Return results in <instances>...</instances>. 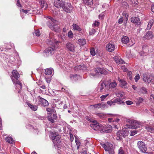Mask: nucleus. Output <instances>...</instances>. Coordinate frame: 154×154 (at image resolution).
Masks as SVG:
<instances>
[{
	"label": "nucleus",
	"instance_id": "nucleus-1",
	"mask_svg": "<svg viewBox=\"0 0 154 154\" xmlns=\"http://www.w3.org/2000/svg\"><path fill=\"white\" fill-rule=\"evenodd\" d=\"M48 44L51 45L52 47H49L45 50V52L46 54L47 55H48L50 54L52 55L54 53L55 49V41L53 39L50 41L48 40Z\"/></svg>",
	"mask_w": 154,
	"mask_h": 154
},
{
	"label": "nucleus",
	"instance_id": "nucleus-2",
	"mask_svg": "<svg viewBox=\"0 0 154 154\" xmlns=\"http://www.w3.org/2000/svg\"><path fill=\"white\" fill-rule=\"evenodd\" d=\"M48 18L50 20L47 23V25L51 30H56V29L57 27L58 22L51 17H48Z\"/></svg>",
	"mask_w": 154,
	"mask_h": 154
},
{
	"label": "nucleus",
	"instance_id": "nucleus-3",
	"mask_svg": "<svg viewBox=\"0 0 154 154\" xmlns=\"http://www.w3.org/2000/svg\"><path fill=\"white\" fill-rule=\"evenodd\" d=\"M102 146L104 148L106 151H107L109 154H114V151L113 145L110 143H107L105 144H101Z\"/></svg>",
	"mask_w": 154,
	"mask_h": 154
},
{
	"label": "nucleus",
	"instance_id": "nucleus-4",
	"mask_svg": "<svg viewBox=\"0 0 154 154\" xmlns=\"http://www.w3.org/2000/svg\"><path fill=\"white\" fill-rule=\"evenodd\" d=\"M143 81L149 83L154 81V77L149 73H145L143 74Z\"/></svg>",
	"mask_w": 154,
	"mask_h": 154
},
{
	"label": "nucleus",
	"instance_id": "nucleus-5",
	"mask_svg": "<svg viewBox=\"0 0 154 154\" xmlns=\"http://www.w3.org/2000/svg\"><path fill=\"white\" fill-rule=\"evenodd\" d=\"M137 146L140 150L143 152H145L147 149V148L144 142L140 141L137 143Z\"/></svg>",
	"mask_w": 154,
	"mask_h": 154
},
{
	"label": "nucleus",
	"instance_id": "nucleus-6",
	"mask_svg": "<svg viewBox=\"0 0 154 154\" xmlns=\"http://www.w3.org/2000/svg\"><path fill=\"white\" fill-rule=\"evenodd\" d=\"M100 91L102 92L103 90H109V87L108 85V82L102 81L100 83Z\"/></svg>",
	"mask_w": 154,
	"mask_h": 154
},
{
	"label": "nucleus",
	"instance_id": "nucleus-7",
	"mask_svg": "<svg viewBox=\"0 0 154 154\" xmlns=\"http://www.w3.org/2000/svg\"><path fill=\"white\" fill-rule=\"evenodd\" d=\"M91 127L94 130L97 131L100 129L101 128V125L94 121L90 125Z\"/></svg>",
	"mask_w": 154,
	"mask_h": 154
},
{
	"label": "nucleus",
	"instance_id": "nucleus-8",
	"mask_svg": "<svg viewBox=\"0 0 154 154\" xmlns=\"http://www.w3.org/2000/svg\"><path fill=\"white\" fill-rule=\"evenodd\" d=\"M91 106H93L96 109L101 108L102 109H104L107 107L106 104L103 102L94 105H92Z\"/></svg>",
	"mask_w": 154,
	"mask_h": 154
},
{
	"label": "nucleus",
	"instance_id": "nucleus-9",
	"mask_svg": "<svg viewBox=\"0 0 154 154\" xmlns=\"http://www.w3.org/2000/svg\"><path fill=\"white\" fill-rule=\"evenodd\" d=\"M66 6L64 8L63 10L66 12L70 13L73 10V8L71 4L69 3H67Z\"/></svg>",
	"mask_w": 154,
	"mask_h": 154
},
{
	"label": "nucleus",
	"instance_id": "nucleus-10",
	"mask_svg": "<svg viewBox=\"0 0 154 154\" xmlns=\"http://www.w3.org/2000/svg\"><path fill=\"white\" fill-rule=\"evenodd\" d=\"M153 37V35L152 32L151 31H148L143 37V38L144 40H148L152 39Z\"/></svg>",
	"mask_w": 154,
	"mask_h": 154
},
{
	"label": "nucleus",
	"instance_id": "nucleus-11",
	"mask_svg": "<svg viewBox=\"0 0 154 154\" xmlns=\"http://www.w3.org/2000/svg\"><path fill=\"white\" fill-rule=\"evenodd\" d=\"M66 49L71 51H75V45L72 43L69 42L66 45Z\"/></svg>",
	"mask_w": 154,
	"mask_h": 154
},
{
	"label": "nucleus",
	"instance_id": "nucleus-12",
	"mask_svg": "<svg viewBox=\"0 0 154 154\" xmlns=\"http://www.w3.org/2000/svg\"><path fill=\"white\" fill-rule=\"evenodd\" d=\"M39 104L43 106H47L48 105V102L45 99L40 97L38 100Z\"/></svg>",
	"mask_w": 154,
	"mask_h": 154
},
{
	"label": "nucleus",
	"instance_id": "nucleus-13",
	"mask_svg": "<svg viewBox=\"0 0 154 154\" xmlns=\"http://www.w3.org/2000/svg\"><path fill=\"white\" fill-rule=\"evenodd\" d=\"M12 75L11 76V79L12 78L14 80L18 79L20 77V74L17 70H13L12 71Z\"/></svg>",
	"mask_w": 154,
	"mask_h": 154
},
{
	"label": "nucleus",
	"instance_id": "nucleus-14",
	"mask_svg": "<svg viewBox=\"0 0 154 154\" xmlns=\"http://www.w3.org/2000/svg\"><path fill=\"white\" fill-rule=\"evenodd\" d=\"M131 22L137 25H140L141 22L139 18L136 17H132L131 19Z\"/></svg>",
	"mask_w": 154,
	"mask_h": 154
},
{
	"label": "nucleus",
	"instance_id": "nucleus-15",
	"mask_svg": "<svg viewBox=\"0 0 154 154\" xmlns=\"http://www.w3.org/2000/svg\"><path fill=\"white\" fill-rule=\"evenodd\" d=\"M95 71L97 73H100L101 74H107L108 73V72L106 70L100 67L96 68Z\"/></svg>",
	"mask_w": 154,
	"mask_h": 154
},
{
	"label": "nucleus",
	"instance_id": "nucleus-16",
	"mask_svg": "<svg viewBox=\"0 0 154 154\" xmlns=\"http://www.w3.org/2000/svg\"><path fill=\"white\" fill-rule=\"evenodd\" d=\"M106 49L109 52L113 51L115 49V46L111 43L108 44L106 45Z\"/></svg>",
	"mask_w": 154,
	"mask_h": 154
},
{
	"label": "nucleus",
	"instance_id": "nucleus-17",
	"mask_svg": "<svg viewBox=\"0 0 154 154\" xmlns=\"http://www.w3.org/2000/svg\"><path fill=\"white\" fill-rule=\"evenodd\" d=\"M109 82H108V85L109 87V90L110 89H112L115 88L117 86V83L115 80H113V81L111 82L110 84Z\"/></svg>",
	"mask_w": 154,
	"mask_h": 154
},
{
	"label": "nucleus",
	"instance_id": "nucleus-18",
	"mask_svg": "<svg viewBox=\"0 0 154 154\" xmlns=\"http://www.w3.org/2000/svg\"><path fill=\"white\" fill-rule=\"evenodd\" d=\"M138 92L140 94H146L147 90L144 87H140L138 90Z\"/></svg>",
	"mask_w": 154,
	"mask_h": 154
},
{
	"label": "nucleus",
	"instance_id": "nucleus-19",
	"mask_svg": "<svg viewBox=\"0 0 154 154\" xmlns=\"http://www.w3.org/2000/svg\"><path fill=\"white\" fill-rule=\"evenodd\" d=\"M118 80L120 83L122 88H126L127 83L126 81L123 79H120L119 78H118Z\"/></svg>",
	"mask_w": 154,
	"mask_h": 154
},
{
	"label": "nucleus",
	"instance_id": "nucleus-20",
	"mask_svg": "<svg viewBox=\"0 0 154 154\" xmlns=\"http://www.w3.org/2000/svg\"><path fill=\"white\" fill-rule=\"evenodd\" d=\"M41 7L44 9H45L47 8L48 5L44 0H40L39 2Z\"/></svg>",
	"mask_w": 154,
	"mask_h": 154
},
{
	"label": "nucleus",
	"instance_id": "nucleus-21",
	"mask_svg": "<svg viewBox=\"0 0 154 154\" xmlns=\"http://www.w3.org/2000/svg\"><path fill=\"white\" fill-rule=\"evenodd\" d=\"M114 59L116 63L118 64H123L124 63V62L121 59L118 58L117 57H115Z\"/></svg>",
	"mask_w": 154,
	"mask_h": 154
},
{
	"label": "nucleus",
	"instance_id": "nucleus-22",
	"mask_svg": "<svg viewBox=\"0 0 154 154\" xmlns=\"http://www.w3.org/2000/svg\"><path fill=\"white\" fill-rule=\"evenodd\" d=\"M54 71L52 68H47L45 69V73L46 75H49L52 74Z\"/></svg>",
	"mask_w": 154,
	"mask_h": 154
},
{
	"label": "nucleus",
	"instance_id": "nucleus-23",
	"mask_svg": "<svg viewBox=\"0 0 154 154\" xmlns=\"http://www.w3.org/2000/svg\"><path fill=\"white\" fill-rule=\"evenodd\" d=\"M54 145L57 146L58 144L60 142V137L58 134L55 139L53 141Z\"/></svg>",
	"mask_w": 154,
	"mask_h": 154
},
{
	"label": "nucleus",
	"instance_id": "nucleus-24",
	"mask_svg": "<svg viewBox=\"0 0 154 154\" xmlns=\"http://www.w3.org/2000/svg\"><path fill=\"white\" fill-rule=\"evenodd\" d=\"M70 77L72 80L76 81L79 78L80 76L79 75H78L76 74L74 75L71 74L70 75Z\"/></svg>",
	"mask_w": 154,
	"mask_h": 154
},
{
	"label": "nucleus",
	"instance_id": "nucleus-25",
	"mask_svg": "<svg viewBox=\"0 0 154 154\" xmlns=\"http://www.w3.org/2000/svg\"><path fill=\"white\" fill-rule=\"evenodd\" d=\"M121 41L124 44H127L129 42V39L128 36H124L122 38Z\"/></svg>",
	"mask_w": 154,
	"mask_h": 154
},
{
	"label": "nucleus",
	"instance_id": "nucleus-26",
	"mask_svg": "<svg viewBox=\"0 0 154 154\" xmlns=\"http://www.w3.org/2000/svg\"><path fill=\"white\" fill-rule=\"evenodd\" d=\"M12 80L14 84L19 85L20 86V88L21 89L22 86V84L18 79L14 80L12 78Z\"/></svg>",
	"mask_w": 154,
	"mask_h": 154
},
{
	"label": "nucleus",
	"instance_id": "nucleus-27",
	"mask_svg": "<svg viewBox=\"0 0 154 154\" xmlns=\"http://www.w3.org/2000/svg\"><path fill=\"white\" fill-rule=\"evenodd\" d=\"M72 26L74 30H76L78 32H80L82 30L81 28L76 24H73Z\"/></svg>",
	"mask_w": 154,
	"mask_h": 154
},
{
	"label": "nucleus",
	"instance_id": "nucleus-28",
	"mask_svg": "<svg viewBox=\"0 0 154 154\" xmlns=\"http://www.w3.org/2000/svg\"><path fill=\"white\" fill-rule=\"evenodd\" d=\"M58 134V133L57 132H51L50 133L49 136L53 141Z\"/></svg>",
	"mask_w": 154,
	"mask_h": 154
},
{
	"label": "nucleus",
	"instance_id": "nucleus-29",
	"mask_svg": "<svg viewBox=\"0 0 154 154\" xmlns=\"http://www.w3.org/2000/svg\"><path fill=\"white\" fill-rule=\"evenodd\" d=\"M122 132V136L123 137H125L128 135V129L127 128H124L123 129Z\"/></svg>",
	"mask_w": 154,
	"mask_h": 154
},
{
	"label": "nucleus",
	"instance_id": "nucleus-30",
	"mask_svg": "<svg viewBox=\"0 0 154 154\" xmlns=\"http://www.w3.org/2000/svg\"><path fill=\"white\" fill-rule=\"evenodd\" d=\"M27 104L32 110L35 111L37 110L38 107L36 105H33L30 103H28Z\"/></svg>",
	"mask_w": 154,
	"mask_h": 154
},
{
	"label": "nucleus",
	"instance_id": "nucleus-31",
	"mask_svg": "<svg viewBox=\"0 0 154 154\" xmlns=\"http://www.w3.org/2000/svg\"><path fill=\"white\" fill-rule=\"evenodd\" d=\"M84 4L88 5H91L93 4V0H83Z\"/></svg>",
	"mask_w": 154,
	"mask_h": 154
},
{
	"label": "nucleus",
	"instance_id": "nucleus-32",
	"mask_svg": "<svg viewBox=\"0 0 154 154\" xmlns=\"http://www.w3.org/2000/svg\"><path fill=\"white\" fill-rule=\"evenodd\" d=\"M143 101V99L142 98L139 97L136 98L135 100V101L136 104L137 105H139Z\"/></svg>",
	"mask_w": 154,
	"mask_h": 154
},
{
	"label": "nucleus",
	"instance_id": "nucleus-33",
	"mask_svg": "<svg viewBox=\"0 0 154 154\" xmlns=\"http://www.w3.org/2000/svg\"><path fill=\"white\" fill-rule=\"evenodd\" d=\"M154 22V20L152 19H151L150 20L147 26V30L150 29L152 26Z\"/></svg>",
	"mask_w": 154,
	"mask_h": 154
},
{
	"label": "nucleus",
	"instance_id": "nucleus-34",
	"mask_svg": "<svg viewBox=\"0 0 154 154\" xmlns=\"http://www.w3.org/2000/svg\"><path fill=\"white\" fill-rule=\"evenodd\" d=\"M122 131H119L117 132L116 133V139L117 140H120L122 138Z\"/></svg>",
	"mask_w": 154,
	"mask_h": 154
},
{
	"label": "nucleus",
	"instance_id": "nucleus-35",
	"mask_svg": "<svg viewBox=\"0 0 154 154\" xmlns=\"http://www.w3.org/2000/svg\"><path fill=\"white\" fill-rule=\"evenodd\" d=\"M78 41L79 44L81 45H84L86 43V41L85 39H80Z\"/></svg>",
	"mask_w": 154,
	"mask_h": 154
},
{
	"label": "nucleus",
	"instance_id": "nucleus-36",
	"mask_svg": "<svg viewBox=\"0 0 154 154\" xmlns=\"http://www.w3.org/2000/svg\"><path fill=\"white\" fill-rule=\"evenodd\" d=\"M118 99H115L113 101H108L107 103L108 104L111 106L112 105H114L115 103H116L118 101Z\"/></svg>",
	"mask_w": 154,
	"mask_h": 154
},
{
	"label": "nucleus",
	"instance_id": "nucleus-37",
	"mask_svg": "<svg viewBox=\"0 0 154 154\" xmlns=\"http://www.w3.org/2000/svg\"><path fill=\"white\" fill-rule=\"evenodd\" d=\"M6 140L7 142L10 143H13L14 140L11 137H7L6 138Z\"/></svg>",
	"mask_w": 154,
	"mask_h": 154
},
{
	"label": "nucleus",
	"instance_id": "nucleus-38",
	"mask_svg": "<svg viewBox=\"0 0 154 154\" xmlns=\"http://www.w3.org/2000/svg\"><path fill=\"white\" fill-rule=\"evenodd\" d=\"M145 128L149 132L152 133H154V128L151 127V126H147L145 127Z\"/></svg>",
	"mask_w": 154,
	"mask_h": 154
},
{
	"label": "nucleus",
	"instance_id": "nucleus-39",
	"mask_svg": "<svg viewBox=\"0 0 154 154\" xmlns=\"http://www.w3.org/2000/svg\"><path fill=\"white\" fill-rule=\"evenodd\" d=\"M112 131V126L111 125H109L108 127H105L106 133H110Z\"/></svg>",
	"mask_w": 154,
	"mask_h": 154
},
{
	"label": "nucleus",
	"instance_id": "nucleus-40",
	"mask_svg": "<svg viewBox=\"0 0 154 154\" xmlns=\"http://www.w3.org/2000/svg\"><path fill=\"white\" fill-rule=\"evenodd\" d=\"M90 52L91 55L93 56H94L96 54L95 50L94 48H91L90 49Z\"/></svg>",
	"mask_w": 154,
	"mask_h": 154
},
{
	"label": "nucleus",
	"instance_id": "nucleus-41",
	"mask_svg": "<svg viewBox=\"0 0 154 154\" xmlns=\"http://www.w3.org/2000/svg\"><path fill=\"white\" fill-rule=\"evenodd\" d=\"M130 2L131 4L133 5H137L138 3L137 0H130Z\"/></svg>",
	"mask_w": 154,
	"mask_h": 154
},
{
	"label": "nucleus",
	"instance_id": "nucleus-42",
	"mask_svg": "<svg viewBox=\"0 0 154 154\" xmlns=\"http://www.w3.org/2000/svg\"><path fill=\"white\" fill-rule=\"evenodd\" d=\"M128 78L130 80H132V73L131 72L129 71L127 73Z\"/></svg>",
	"mask_w": 154,
	"mask_h": 154
},
{
	"label": "nucleus",
	"instance_id": "nucleus-43",
	"mask_svg": "<svg viewBox=\"0 0 154 154\" xmlns=\"http://www.w3.org/2000/svg\"><path fill=\"white\" fill-rule=\"evenodd\" d=\"M140 123L138 122H135V125L134 126H132L131 128L134 129V128H137L139 127L138 125H140Z\"/></svg>",
	"mask_w": 154,
	"mask_h": 154
},
{
	"label": "nucleus",
	"instance_id": "nucleus-44",
	"mask_svg": "<svg viewBox=\"0 0 154 154\" xmlns=\"http://www.w3.org/2000/svg\"><path fill=\"white\" fill-rule=\"evenodd\" d=\"M109 95V94H106L102 95L100 97V98L101 99V101H103Z\"/></svg>",
	"mask_w": 154,
	"mask_h": 154
},
{
	"label": "nucleus",
	"instance_id": "nucleus-45",
	"mask_svg": "<svg viewBox=\"0 0 154 154\" xmlns=\"http://www.w3.org/2000/svg\"><path fill=\"white\" fill-rule=\"evenodd\" d=\"M122 5L125 8L127 9L129 8V5L128 4V3L125 2H123L122 3Z\"/></svg>",
	"mask_w": 154,
	"mask_h": 154
},
{
	"label": "nucleus",
	"instance_id": "nucleus-46",
	"mask_svg": "<svg viewBox=\"0 0 154 154\" xmlns=\"http://www.w3.org/2000/svg\"><path fill=\"white\" fill-rule=\"evenodd\" d=\"M68 36L69 38H72L73 37V34L72 31H69L68 33Z\"/></svg>",
	"mask_w": 154,
	"mask_h": 154
},
{
	"label": "nucleus",
	"instance_id": "nucleus-47",
	"mask_svg": "<svg viewBox=\"0 0 154 154\" xmlns=\"http://www.w3.org/2000/svg\"><path fill=\"white\" fill-rule=\"evenodd\" d=\"M96 30L94 29H92L90 31L89 34L90 35H93L96 32Z\"/></svg>",
	"mask_w": 154,
	"mask_h": 154
},
{
	"label": "nucleus",
	"instance_id": "nucleus-48",
	"mask_svg": "<svg viewBox=\"0 0 154 154\" xmlns=\"http://www.w3.org/2000/svg\"><path fill=\"white\" fill-rule=\"evenodd\" d=\"M118 154H125L122 147H120L119 150Z\"/></svg>",
	"mask_w": 154,
	"mask_h": 154
},
{
	"label": "nucleus",
	"instance_id": "nucleus-49",
	"mask_svg": "<svg viewBox=\"0 0 154 154\" xmlns=\"http://www.w3.org/2000/svg\"><path fill=\"white\" fill-rule=\"evenodd\" d=\"M99 131H100L101 133H106L105 132V127H103L101 125V128Z\"/></svg>",
	"mask_w": 154,
	"mask_h": 154
},
{
	"label": "nucleus",
	"instance_id": "nucleus-50",
	"mask_svg": "<svg viewBox=\"0 0 154 154\" xmlns=\"http://www.w3.org/2000/svg\"><path fill=\"white\" fill-rule=\"evenodd\" d=\"M100 24V23L97 21H95L94 23L93 24V26L94 27L98 26Z\"/></svg>",
	"mask_w": 154,
	"mask_h": 154
},
{
	"label": "nucleus",
	"instance_id": "nucleus-51",
	"mask_svg": "<svg viewBox=\"0 0 154 154\" xmlns=\"http://www.w3.org/2000/svg\"><path fill=\"white\" fill-rule=\"evenodd\" d=\"M137 133V131L136 130L132 131H131L130 135L133 136L135 135Z\"/></svg>",
	"mask_w": 154,
	"mask_h": 154
},
{
	"label": "nucleus",
	"instance_id": "nucleus-52",
	"mask_svg": "<svg viewBox=\"0 0 154 154\" xmlns=\"http://www.w3.org/2000/svg\"><path fill=\"white\" fill-rule=\"evenodd\" d=\"M140 76L139 74H138L134 78V80L135 82H137L138 80L140 79Z\"/></svg>",
	"mask_w": 154,
	"mask_h": 154
},
{
	"label": "nucleus",
	"instance_id": "nucleus-53",
	"mask_svg": "<svg viewBox=\"0 0 154 154\" xmlns=\"http://www.w3.org/2000/svg\"><path fill=\"white\" fill-rule=\"evenodd\" d=\"M48 120L51 121L52 123H54V119L51 117H48Z\"/></svg>",
	"mask_w": 154,
	"mask_h": 154
},
{
	"label": "nucleus",
	"instance_id": "nucleus-54",
	"mask_svg": "<svg viewBox=\"0 0 154 154\" xmlns=\"http://www.w3.org/2000/svg\"><path fill=\"white\" fill-rule=\"evenodd\" d=\"M29 11L30 10L29 9L24 10L23 9H21L20 10V11L23 12V13L26 14L27 13L29 12Z\"/></svg>",
	"mask_w": 154,
	"mask_h": 154
},
{
	"label": "nucleus",
	"instance_id": "nucleus-55",
	"mask_svg": "<svg viewBox=\"0 0 154 154\" xmlns=\"http://www.w3.org/2000/svg\"><path fill=\"white\" fill-rule=\"evenodd\" d=\"M35 34L36 35L38 36H39L41 35L40 32L39 30H36L35 32Z\"/></svg>",
	"mask_w": 154,
	"mask_h": 154
},
{
	"label": "nucleus",
	"instance_id": "nucleus-56",
	"mask_svg": "<svg viewBox=\"0 0 154 154\" xmlns=\"http://www.w3.org/2000/svg\"><path fill=\"white\" fill-rule=\"evenodd\" d=\"M75 142L77 146H80V143L79 141L77 139L76 137H75Z\"/></svg>",
	"mask_w": 154,
	"mask_h": 154
},
{
	"label": "nucleus",
	"instance_id": "nucleus-57",
	"mask_svg": "<svg viewBox=\"0 0 154 154\" xmlns=\"http://www.w3.org/2000/svg\"><path fill=\"white\" fill-rule=\"evenodd\" d=\"M116 99H118V101L117 102V103H118V104H124L125 103L122 100H120V99L119 98H117Z\"/></svg>",
	"mask_w": 154,
	"mask_h": 154
},
{
	"label": "nucleus",
	"instance_id": "nucleus-58",
	"mask_svg": "<svg viewBox=\"0 0 154 154\" xmlns=\"http://www.w3.org/2000/svg\"><path fill=\"white\" fill-rule=\"evenodd\" d=\"M123 21V17H121L118 20V23L119 24H121L122 23Z\"/></svg>",
	"mask_w": 154,
	"mask_h": 154
},
{
	"label": "nucleus",
	"instance_id": "nucleus-59",
	"mask_svg": "<svg viewBox=\"0 0 154 154\" xmlns=\"http://www.w3.org/2000/svg\"><path fill=\"white\" fill-rule=\"evenodd\" d=\"M125 103L127 105H131L133 103V102L132 101L130 100L126 101Z\"/></svg>",
	"mask_w": 154,
	"mask_h": 154
},
{
	"label": "nucleus",
	"instance_id": "nucleus-60",
	"mask_svg": "<svg viewBox=\"0 0 154 154\" xmlns=\"http://www.w3.org/2000/svg\"><path fill=\"white\" fill-rule=\"evenodd\" d=\"M119 121V119H116L115 120L113 121L112 122L113 124H117Z\"/></svg>",
	"mask_w": 154,
	"mask_h": 154
},
{
	"label": "nucleus",
	"instance_id": "nucleus-61",
	"mask_svg": "<svg viewBox=\"0 0 154 154\" xmlns=\"http://www.w3.org/2000/svg\"><path fill=\"white\" fill-rule=\"evenodd\" d=\"M150 98L152 101L154 102V94H152L150 95Z\"/></svg>",
	"mask_w": 154,
	"mask_h": 154
},
{
	"label": "nucleus",
	"instance_id": "nucleus-62",
	"mask_svg": "<svg viewBox=\"0 0 154 154\" xmlns=\"http://www.w3.org/2000/svg\"><path fill=\"white\" fill-rule=\"evenodd\" d=\"M70 141L71 142H72L74 140V137L73 135L72 134H71V133H70Z\"/></svg>",
	"mask_w": 154,
	"mask_h": 154
},
{
	"label": "nucleus",
	"instance_id": "nucleus-63",
	"mask_svg": "<svg viewBox=\"0 0 154 154\" xmlns=\"http://www.w3.org/2000/svg\"><path fill=\"white\" fill-rule=\"evenodd\" d=\"M17 6L19 7H21V5L20 3V2L19 0H17Z\"/></svg>",
	"mask_w": 154,
	"mask_h": 154
},
{
	"label": "nucleus",
	"instance_id": "nucleus-64",
	"mask_svg": "<svg viewBox=\"0 0 154 154\" xmlns=\"http://www.w3.org/2000/svg\"><path fill=\"white\" fill-rule=\"evenodd\" d=\"M39 86L41 88L43 89H45L46 88V87L44 85L40 84Z\"/></svg>",
	"mask_w": 154,
	"mask_h": 154
}]
</instances>
